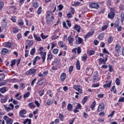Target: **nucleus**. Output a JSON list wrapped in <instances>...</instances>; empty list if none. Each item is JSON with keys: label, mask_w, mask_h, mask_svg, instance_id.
<instances>
[{"label": "nucleus", "mask_w": 124, "mask_h": 124, "mask_svg": "<svg viewBox=\"0 0 124 124\" xmlns=\"http://www.w3.org/2000/svg\"><path fill=\"white\" fill-rule=\"evenodd\" d=\"M70 9L72 14H73V15H74V13H75V10H74V8L71 7Z\"/></svg>", "instance_id": "052dcab7"}, {"label": "nucleus", "mask_w": 124, "mask_h": 124, "mask_svg": "<svg viewBox=\"0 0 124 124\" xmlns=\"http://www.w3.org/2000/svg\"><path fill=\"white\" fill-rule=\"evenodd\" d=\"M44 83H45V80H44V79H41L38 81V85H39V86H42Z\"/></svg>", "instance_id": "b1692460"}, {"label": "nucleus", "mask_w": 124, "mask_h": 124, "mask_svg": "<svg viewBox=\"0 0 124 124\" xmlns=\"http://www.w3.org/2000/svg\"><path fill=\"white\" fill-rule=\"evenodd\" d=\"M33 7H35V8H37L38 7V3L37 2H35L32 4Z\"/></svg>", "instance_id": "79ce46f5"}, {"label": "nucleus", "mask_w": 124, "mask_h": 124, "mask_svg": "<svg viewBox=\"0 0 124 124\" xmlns=\"http://www.w3.org/2000/svg\"><path fill=\"white\" fill-rule=\"evenodd\" d=\"M6 123L7 124H12V123H13V120H12V119L11 118H10L6 121Z\"/></svg>", "instance_id": "2f4dec72"}, {"label": "nucleus", "mask_w": 124, "mask_h": 124, "mask_svg": "<svg viewBox=\"0 0 124 124\" xmlns=\"http://www.w3.org/2000/svg\"><path fill=\"white\" fill-rule=\"evenodd\" d=\"M18 24L19 25V26H23L24 25V22H23V20L22 19H19L18 21Z\"/></svg>", "instance_id": "a19ab883"}, {"label": "nucleus", "mask_w": 124, "mask_h": 124, "mask_svg": "<svg viewBox=\"0 0 124 124\" xmlns=\"http://www.w3.org/2000/svg\"><path fill=\"white\" fill-rule=\"evenodd\" d=\"M113 36H109L108 38V43H112V41H113Z\"/></svg>", "instance_id": "bb28decb"}, {"label": "nucleus", "mask_w": 124, "mask_h": 124, "mask_svg": "<svg viewBox=\"0 0 124 124\" xmlns=\"http://www.w3.org/2000/svg\"><path fill=\"white\" fill-rule=\"evenodd\" d=\"M28 106L29 107V108H35V106L33 102L30 103L28 104Z\"/></svg>", "instance_id": "393cba45"}, {"label": "nucleus", "mask_w": 124, "mask_h": 124, "mask_svg": "<svg viewBox=\"0 0 124 124\" xmlns=\"http://www.w3.org/2000/svg\"><path fill=\"white\" fill-rule=\"evenodd\" d=\"M76 39V43L77 44H81L83 42V39L80 37H78V36L77 35L75 36Z\"/></svg>", "instance_id": "423d86ee"}, {"label": "nucleus", "mask_w": 124, "mask_h": 124, "mask_svg": "<svg viewBox=\"0 0 124 124\" xmlns=\"http://www.w3.org/2000/svg\"><path fill=\"white\" fill-rule=\"evenodd\" d=\"M95 104H96V102L94 101L91 105V108L92 109V110H93V108L95 107Z\"/></svg>", "instance_id": "e433bc0d"}, {"label": "nucleus", "mask_w": 124, "mask_h": 124, "mask_svg": "<svg viewBox=\"0 0 124 124\" xmlns=\"http://www.w3.org/2000/svg\"><path fill=\"white\" fill-rule=\"evenodd\" d=\"M7 92V87H3L0 88V93H4Z\"/></svg>", "instance_id": "9b49d317"}, {"label": "nucleus", "mask_w": 124, "mask_h": 124, "mask_svg": "<svg viewBox=\"0 0 124 124\" xmlns=\"http://www.w3.org/2000/svg\"><path fill=\"white\" fill-rule=\"evenodd\" d=\"M35 81H36V78H34L31 83V86L33 87V85H34V83H35Z\"/></svg>", "instance_id": "680f3d73"}, {"label": "nucleus", "mask_w": 124, "mask_h": 124, "mask_svg": "<svg viewBox=\"0 0 124 124\" xmlns=\"http://www.w3.org/2000/svg\"><path fill=\"white\" fill-rule=\"evenodd\" d=\"M39 94L40 96H42V95H43V94H44V91H39Z\"/></svg>", "instance_id": "6e6d98bb"}, {"label": "nucleus", "mask_w": 124, "mask_h": 124, "mask_svg": "<svg viewBox=\"0 0 124 124\" xmlns=\"http://www.w3.org/2000/svg\"><path fill=\"white\" fill-rule=\"evenodd\" d=\"M28 123V124H27ZM24 124H31V120L29 119H26L24 122H23Z\"/></svg>", "instance_id": "5701e85b"}, {"label": "nucleus", "mask_w": 124, "mask_h": 124, "mask_svg": "<svg viewBox=\"0 0 124 124\" xmlns=\"http://www.w3.org/2000/svg\"><path fill=\"white\" fill-rule=\"evenodd\" d=\"M58 7H59V10H62V8H63V6H62V4H60L59 6H58Z\"/></svg>", "instance_id": "0e129e2a"}, {"label": "nucleus", "mask_w": 124, "mask_h": 124, "mask_svg": "<svg viewBox=\"0 0 124 124\" xmlns=\"http://www.w3.org/2000/svg\"><path fill=\"white\" fill-rule=\"evenodd\" d=\"M31 55L32 56L34 54H35V48H33L30 52Z\"/></svg>", "instance_id": "58836bf2"}, {"label": "nucleus", "mask_w": 124, "mask_h": 124, "mask_svg": "<svg viewBox=\"0 0 124 124\" xmlns=\"http://www.w3.org/2000/svg\"><path fill=\"white\" fill-rule=\"evenodd\" d=\"M42 8L41 7H40L38 9V11H37V14H38L39 15V14H41V11H42Z\"/></svg>", "instance_id": "8fccbe9b"}, {"label": "nucleus", "mask_w": 124, "mask_h": 124, "mask_svg": "<svg viewBox=\"0 0 124 124\" xmlns=\"http://www.w3.org/2000/svg\"><path fill=\"white\" fill-rule=\"evenodd\" d=\"M89 6L91 8H94L95 9H98L99 8V5L94 2H91Z\"/></svg>", "instance_id": "f03ea898"}, {"label": "nucleus", "mask_w": 124, "mask_h": 124, "mask_svg": "<svg viewBox=\"0 0 124 124\" xmlns=\"http://www.w3.org/2000/svg\"><path fill=\"white\" fill-rule=\"evenodd\" d=\"M77 53L78 54H80L81 53V48L78 47L77 49Z\"/></svg>", "instance_id": "338daca9"}, {"label": "nucleus", "mask_w": 124, "mask_h": 124, "mask_svg": "<svg viewBox=\"0 0 124 124\" xmlns=\"http://www.w3.org/2000/svg\"><path fill=\"white\" fill-rule=\"evenodd\" d=\"M59 118L61 121H63V119H64V116H63V114L62 113L59 114Z\"/></svg>", "instance_id": "f704fd0d"}, {"label": "nucleus", "mask_w": 124, "mask_h": 124, "mask_svg": "<svg viewBox=\"0 0 124 124\" xmlns=\"http://www.w3.org/2000/svg\"><path fill=\"white\" fill-rule=\"evenodd\" d=\"M115 82L117 86H120V79L119 78H117L116 79Z\"/></svg>", "instance_id": "c03bdc74"}, {"label": "nucleus", "mask_w": 124, "mask_h": 124, "mask_svg": "<svg viewBox=\"0 0 124 124\" xmlns=\"http://www.w3.org/2000/svg\"><path fill=\"white\" fill-rule=\"evenodd\" d=\"M53 59V55H52V53H49V54H47V61L48 62L51 61Z\"/></svg>", "instance_id": "6ab92c4d"}, {"label": "nucleus", "mask_w": 124, "mask_h": 124, "mask_svg": "<svg viewBox=\"0 0 124 124\" xmlns=\"http://www.w3.org/2000/svg\"><path fill=\"white\" fill-rule=\"evenodd\" d=\"M119 102H124V97H120L118 100Z\"/></svg>", "instance_id": "864d4df0"}, {"label": "nucleus", "mask_w": 124, "mask_h": 124, "mask_svg": "<svg viewBox=\"0 0 124 124\" xmlns=\"http://www.w3.org/2000/svg\"><path fill=\"white\" fill-rule=\"evenodd\" d=\"M75 31H77L78 32H80V31H81V28L80 26H78V25L76 24L74 26Z\"/></svg>", "instance_id": "4468645a"}, {"label": "nucleus", "mask_w": 124, "mask_h": 124, "mask_svg": "<svg viewBox=\"0 0 124 124\" xmlns=\"http://www.w3.org/2000/svg\"><path fill=\"white\" fill-rule=\"evenodd\" d=\"M112 84V81H107L106 83L103 85L104 88H110L111 84Z\"/></svg>", "instance_id": "9d476101"}, {"label": "nucleus", "mask_w": 124, "mask_h": 124, "mask_svg": "<svg viewBox=\"0 0 124 124\" xmlns=\"http://www.w3.org/2000/svg\"><path fill=\"white\" fill-rule=\"evenodd\" d=\"M108 28L107 25H105L103 26V27H102V31H105V30H106Z\"/></svg>", "instance_id": "09e8293b"}, {"label": "nucleus", "mask_w": 124, "mask_h": 124, "mask_svg": "<svg viewBox=\"0 0 124 124\" xmlns=\"http://www.w3.org/2000/svg\"><path fill=\"white\" fill-rule=\"evenodd\" d=\"M68 40L70 45H73V41H74V38L71 37V36H69L68 37Z\"/></svg>", "instance_id": "ddd939ff"}, {"label": "nucleus", "mask_w": 124, "mask_h": 124, "mask_svg": "<svg viewBox=\"0 0 124 124\" xmlns=\"http://www.w3.org/2000/svg\"><path fill=\"white\" fill-rule=\"evenodd\" d=\"M16 63V60H14L12 61L11 63V66L13 67L14 65H15Z\"/></svg>", "instance_id": "ea45409f"}, {"label": "nucleus", "mask_w": 124, "mask_h": 124, "mask_svg": "<svg viewBox=\"0 0 124 124\" xmlns=\"http://www.w3.org/2000/svg\"><path fill=\"white\" fill-rule=\"evenodd\" d=\"M25 86H26V85H25V84L21 83L20 88L21 90H24V89H25Z\"/></svg>", "instance_id": "49530a36"}, {"label": "nucleus", "mask_w": 124, "mask_h": 124, "mask_svg": "<svg viewBox=\"0 0 124 124\" xmlns=\"http://www.w3.org/2000/svg\"><path fill=\"white\" fill-rule=\"evenodd\" d=\"M6 53H8V49L7 48H3L1 50V54L2 55H5Z\"/></svg>", "instance_id": "412c9836"}, {"label": "nucleus", "mask_w": 124, "mask_h": 124, "mask_svg": "<svg viewBox=\"0 0 124 124\" xmlns=\"http://www.w3.org/2000/svg\"><path fill=\"white\" fill-rule=\"evenodd\" d=\"M104 108L105 105L103 103H101L100 105H99L97 110L98 112H101V111L104 110Z\"/></svg>", "instance_id": "0eeeda50"}, {"label": "nucleus", "mask_w": 124, "mask_h": 124, "mask_svg": "<svg viewBox=\"0 0 124 124\" xmlns=\"http://www.w3.org/2000/svg\"><path fill=\"white\" fill-rule=\"evenodd\" d=\"M33 36L35 38V40H36V41H39L40 42L41 41V38H40V37L37 36V35H36V34H35V33L33 34Z\"/></svg>", "instance_id": "f3484780"}, {"label": "nucleus", "mask_w": 124, "mask_h": 124, "mask_svg": "<svg viewBox=\"0 0 124 124\" xmlns=\"http://www.w3.org/2000/svg\"><path fill=\"white\" fill-rule=\"evenodd\" d=\"M52 103H53V101H51V99L47 100V102H46V104L47 105L50 106V105H51V104H52Z\"/></svg>", "instance_id": "4c0bfd02"}, {"label": "nucleus", "mask_w": 124, "mask_h": 124, "mask_svg": "<svg viewBox=\"0 0 124 124\" xmlns=\"http://www.w3.org/2000/svg\"><path fill=\"white\" fill-rule=\"evenodd\" d=\"M4 78H5L4 74H0V81L1 82V81H3V79H4Z\"/></svg>", "instance_id": "a878e982"}, {"label": "nucleus", "mask_w": 124, "mask_h": 124, "mask_svg": "<svg viewBox=\"0 0 124 124\" xmlns=\"http://www.w3.org/2000/svg\"><path fill=\"white\" fill-rule=\"evenodd\" d=\"M93 34V31L88 32L86 35L84 36L85 39H87V38H89V37L92 36Z\"/></svg>", "instance_id": "f8f14e48"}, {"label": "nucleus", "mask_w": 124, "mask_h": 124, "mask_svg": "<svg viewBox=\"0 0 124 124\" xmlns=\"http://www.w3.org/2000/svg\"><path fill=\"white\" fill-rule=\"evenodd\" d=\"M66 78V74L65 73H63L61 74V77H60V79L62 82H63L64 80Z\"/></svg>", "instance_id": "6e6552de"}, {"label": "nucleus", "mask_w": 124, "mask_h": 124, "mask_svg": "<svg viewBox=\"0 0 124 124\" xmlns=\"http://www.w3.org/2000/svg\"><path fill=\"white\" fill-rule=\"evenodd\" d=\"M111 92H113L114 93H117V90L116 89V88L115 87V86H113L112 87L111 90Z\"/></svg>", "instance_id": "473e14b6"}, {"label": "nucleus", "mask_w": 124, "mask_h": 124, "mask_svg": "<svg viewBox=\"0 0 124 124\" xmlns=\"http://www.w3.org/2000/svg\"><path fill=\"white\" fill-rule=\"evenodd\" d=\"M73 71V66H71L69 68V72L70 74H71V72Z\"/></svg>", "instance_id": "37998d69"}, {"label": "nucleus", "mask_w": 124, "mask_h": 124, "mask_svg": "<svg viewBox=\"0 0 124 124\" xmlns=\"http://www.w3.org/2000/svg\"><path fill=\"white\" fill-rule=\"evenodd\" d=\"M121 51V46L119 45H116L115 46V51L116 53H119Z\"/></svg>", "instance_id": "dca6fc26"}, {"label": "nucleus", "mask_w": 124, "mask_h": 124, "mask_svg": "<svg viewBox=\"0 0 124 124\" xmlns=\"http://www.w3.org/2000/svg\"><path fill=\"white\" fill-rule=\"evenodd\" d=\"M18 31H19V29H14V30L13 31V33H17V32H18Z\"/></svg>", "instance_id": "774afa93"}, {"label": "nucleus", "mask_w": 124, "mask_h": 124, "mask_svg": "<svg viewBox=\"0 0 124 124\" xmlns=\"http://www.w3.org/2000/svg\"><path fill=\"white\" fill-rule=\"evenodd\" d=\"M73 89H74V90H76V91H78V93H83V90H82V87L81 86L75 85L73 86Z\"/></svg>", "instance_id": "7ed1b4c3"}, {"label": "nucleus", "mask_w": 124, "mask_h": 124, "mask_svg": "<svg viewBox=\"0 0 124 124\" xmlns=\"http://www.w3.org/2000/svg\"><path fill=\"white\" fill-rule=\"evenodd\" d=\"M108 68H109V71L110 72H112V71H114V70L113 69L111 65H109Z\"/></svg>", "instance_id": "13d9d810"}, {"label": "nucleus", "mask_w": 124, "mask_h": 124, "mask_svg": "<svg viewBox=\"0 0 124 124\" xmlns=\"http://www.w3.org/2000/svg\"><path fill=\"white\" fill-rule=\"evenodd\" d=\"M59 36L54 35L52 37V40H55L57 39V38H59Z\"/></svg>", "instance_id": "4d7b16f0"}, {"label": "nucleus", "mask_w": 124, "mask_h": 124, "mask_svg": "<svg viewBox=\"0 0 124 124\" xmlns=\"http://www.w3.org/2000/svg\"><path fill=\"white\" fill-rule=\"evenodd\" d=\"M25 114H27V110L26 109H23L19 111V117L22 118H26V116L24 115Z\"/></svg>", "instance_id": "39448f33"}, {"label": "nucleus", "mask_w": 124, "mask_h": 124, "mask_svg": "<svg viewBox=\"0 0 124 124\" xmlns=\"http://www.w3.org/2000/svg\"><path fill=\"white\" fill-rule=\"evenodd\" d=\"M11 21H12L13 22H14V23H15V22H16V19L15 16H12L11 18Z\"/></svg>", "instance_id": "e2e57ef3"}, {"label": "nucleus", "mask_w": 124, "mask_h": 124, "mask_svg": "<svg viewBox=\"0 0 124 124\" xmlns=\"http://www.w3.org/2000/svg\"><path fill=\"white\" fill-rule=\"evenodd\" d=\"M36 73V69H30V70L26 72V75H31L32 74H35Z\"/></svg>", "instance_id": "20e7f679"}, {"label": "nucleus", "mask_w": 124, "mask_h": 124, "mask_svg": "<svg viewBox=\"0 0 124 124\" xmlns=\"http://www.w3.org/2000/svg\"><path fill=\"white\" fill-rule=\"evenodd\" d=\"M104 37V36H103V34L102 33L100 34L98 36L99 39H102Z\"/></svg>", "instance_id": "603ef678"}, {"label": "nucleus", "mask_w": 124, "mask_h": 124, "mask_svg": "<svg viewBox=\"0 0 124 124\" xmlns=\"http://www.w3.org/2000/svg\"><path fill=\"white\" fill-rule=\"evenodd\" d=\"M87 53L88 54V55H90V56H92V55L94 54V50H89L87 51Z\"/></svg>", "instance_id": "c85d7f7f"}, {"label": "nucleus", "mask_w": 124, "mask_h": 124, "mask_svg": "<svg viewBox=\"0 0 124 124\" xmlns=\"http://www.w3.org/2000/svg\"><path fill=\"white\" fill-rule=\"evenodd\" d=\"M58 44L60 47H61L62 48H63V45L62 42V41L59 42Z\"/></svg>", "instance_id": "3c124183"}, {"label": "nucleus", "mask_w": 124, "mask_h": 124, "mask_svg": "<svg viewBox=\"0 0 124 124\" xmlns=\"http://www.w3.org/2000/svg\"><path fill=\"white\" fill-rule=\"evenodd\" d=\"M58 52H59V49L57 48L54 49L53 50V54H55V55H57V54H58Z\"/></svg>", "instance_id": "de8ad7c7"}, {"label": "nucleus", "mask_w": 124, "mask_h": 124, "mask_svg": "<svg viewBox=\"0 0 124 124\" xmlns=\"http://www.w3.org/2000/svg\"><path fill=\"white\" fill-rule=\"evenodd\" d=\"M7 99H8V96L5 95V98L1 99L0 102H1V103H5V102H6V101H7Z\"/></svg>", "instance_id": "4be33fe9"}, {"label": "nucleus", "mask_w": 124, "mask_h": 124, "mask_svg": "<svg viewBox=\"0 0 124 124\" xmlns=\"http://www.w3.org/2000/svg\"><path fill=\"white\" fill-rule=\"evenodd\" d=\"M41 59L43 60V63L45 62V60H46V52L43 53V52H41Z\"/></svg>", "instance_id": "1a4fd4ad"}, {"label": "nucleus", "mask_w": 124, "mask_h": 124, "mask_svg": "<svg viewBox=\"0 0 124 124\" xmlns=\"http://www.w3.org/2000/svg\"><path fill=\"white\" fill-rule=\"evenodd\" d=\"M99 61L100 62H101L102 63H103V64H105V63H106V62L105 61V59L101 58L100 59Z\"/></svg>", "instance_id": "a18cd8bd"}, {"label": "nucleus", "mask_w": 124, "mask_h": 124, "mask_svg": "<svg viewBox=\"0 0 124 124\" xmlns=\"http://www.w3.org/2000/svg\"><path fill=\"white\" fill-rule=\"evenodd\" d=\"M115 16V13L113 12H110L108 14V18H109L110 19H113L114 17Z\"/></svg>", "instance_id": "2eb2a0df"}, {"label": "nucleus", "mask_w": 124, "mask_h": 124, "mask_svg": "<svg viewBox=\"0 0 124 124\" xmlns=\"http://www.w3.org/2000/svg\"><path fill=\"white\" fill-rule=\"evenodd\" d=\"M11 46H12V43L11 42H8L5 46V47H7V48H11Z\"/></svg>", "instance_id": "cd10ccee"}, {"label": "nucleus", "mask_w": 124, "mask_h": 124, "mask_svg": "<svg viewBox=\"0 0 124 124\" xmlns=\"http://www.w3.org/2000/svg\"><path fill=\"white\" fill-rule=\"evenodd\" d=\"M67 110L68 111H71L73 109V106L71 104L69 103L67 105Z\"/></svg>", "instance_id": "aec40b11"}, {"label": "nucleus", "mask_w": 124, "mask_h": 124, "mask_svg": "<svg viewBox=\"0 0 124 124\" xmlns=\"http://www.w3.org/2000/svg\"><path fill=\"white\" fill-rule=\"evenodd\" d=\"M76 67L78 70H80L81 69V65H80V61L78 60L76 63Z\"/></svg>", "instance_id": "a211bd4d"}, {"label": "nucleus", "mask_w": 124, "mask_h": 124, "mask_svg": "<svg viewBox=\"0 0 124 124\" xmlns=\"http://www.w3.org/2000/svg\"><path fill=\"white\" fill-rule=\"evenodd\" d=\"M87 100H88V97L87 96L84 97L81 101L82 104H85L87 102Z\"/></svg>", "instance_id": "7c9ffc66"}, {"label": "nucleus", "mask_w": 124, "mask_h": 124, "mask_svg": "<svg viewBox=\"0 0 124 124\" xmlns=\"http://www.w3.org/2000/svg\"><path fill=\"white\" fill-rule=\"evenodd\" d=\"M114 26L115 28H117V27H119V21L117 20L115 21L114 23Z\"/></svg>", "instance_id": "bf43d9fd"}, {"label": "nucleus", "mask_w": 124, "mask_h": 124, "mask_svg": "<svg viewBox=\"0 0 124 124\" xmlns=\"http://www.w3.org/2000/svg\"><path fill=\"white\" fill-rule=\"evenodd\" d=\"M57 8L55 7H53L51 10L48 11L46 12V21L47 22H52L54 19V15L53 13L56 11Z\"/></svg>", "instance_id": "f257e3e1"}, {"label": "nucleus", "mask_w": 124, "mask_h": 124, "mask_svg": "<svg viewBox=\"0 0 124 124\" xmlns=\"http://www.w3.org/2000/svg\"><path fill=\"white\" fill-rule=\"evenodd\" d=\"M4 107L6 111H7V112H9V111H10V110H11V108L7 107V106H6V105H4Z\"/></svg>", "instance_id": "c9c22d12"}, {"label": "nucleus", "mask_w": 124, "mask_h": 124, "mask_svg": "<svg viewBox=\"0 0 124 124\" xmlns=\"http://www.w3.org/2000/svg\"><path fill=\"white\" fill-rule=\"evenodd\" d=\"M41 37L42 39H46V38H48V35L46 36L43 34V33H42L41 34Z\"/></svg>", "instance_id": "72a5a7b5"}, {"label": "nucleus", "mask_w": 124, "mask_h": 124, "mask_svg": "<svg viewBox=\"0 0 124 124\" xmlns=\"http://www.w3.org/2000/svg\"><path fill=\"white\" fill-rule=\"evenodd\" d=\"M87 59H88L87 55H84L82 57V61H85Z\"/></svg>", "instance_id": "5fc2aeb1"}, {"label": "nucleus", "mask_w": 124, "mask_h": 124, "mask_svg": "<svg viewBox=\"0 0 124 124\" xmlns=\"http://www.w3.org/2000/svg\"><path fill=\"white\" fill-rule=\"evenodd\" d=\"M81 107H82L81 104L78 103V104L77 107H76V109H80Z\"/></svg>", "instance_id": "69168bd1"}, {"label": "nucleus", "mask_w": 124, "mask_h": 124, "mask_svg": "<svg viewBox=\"0 0 124 124\" xmlns=\"http://www.w3.org/2000/svg\"><path fill=\"white\" fill-rule=\"evenodd\" d=\"M30 95H31V93L27 92L26 93H25L24 94L23 97H24V98H27L29 97Z\"/></svg>", "instance_id": "c756f323"}]
</instances>
